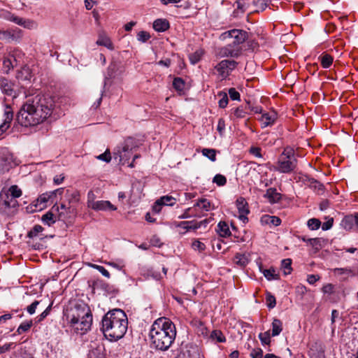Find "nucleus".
<instances>
[{"label": "nucleus", "mask_w": 358, "mask_h": 358, "mask_svg": "<svg viewBox=\"0 0 358 358\" xmlns=\"http://www.w3.org/2000/svg\"><path fill=\"white\" fill-rule=\"evenodd\" d=\"M253 3L258 8V10H257V11H259V10H264L267 6L266 0H253Z\"/></svg>", "instance_id": "57"}, {"label": "nucleus", "mask_w": 358, "mask_h": 358, "mask_svg": "<svg viewBox=\"0 0 358 358\" xmlns=\"http://www.w3.org/2000/svg\"><path fill=\"white\" fill-rule=\"evenodd\" d=\"M355 223L356 224V215L355 216L352 215H347L341 221V225L347 230L351 229Z\"/></svg>", "instance_id": "24"}, {"label": "nucleus", "mask_w": 358, "mask_h": 358, "mask_svg": "<svg viewBox=\"0 0 358 358\" xmlns=\"http://www.w3.org/2000/svg\"><path fill=\"white\" fill-rule=\"evenodd\" d=\"M222 37L223 38H233L234 41L231 43L236 45V46H240L248 38V34L244 30L234 29L223 33Z\"/></svg>", "instance_id": "8"}, {"label": "nucleus", "mask_w": 358, "mask_h": 358, "mask_svg": "<svg viewBox=\"0 0 358 358\" xmlns=\"http://www.w3.org/2000/svg\"><path fill=\"white\" fill-rule=\"evenodd\" d=\"M280 157L285 158H296L294 155V150L291 147H286Z\"/></svg>", "instance_id": "46"}, {"label": "nucleus", "mask_w": 358, "mask_h": 358, "mask_svg": "<svg viewBox=\"0 0 358 358\" xmlns=\"http://www.w3.org/2000/svg\"><path fill=\"white\" fill-rule=\"evenodd\" d=\"M0 89L3 94L8 96H12L13 98L17 96L16 91L14 89V84L5 78L0 79Z\"/></svg>", "instance_id": "15"}, {"label": "nucleus", "mask_w": 358, "mask_h": 358, "mask_svg": "<svg viewBox=\"0 0 358 358\" xmlns=\"http://www.w3.org/2000/svg\"><path fill=\"white\" fill-rule=\"evenodd\" d=\"M271 203H278L281 199V194L278 193L275 188H268L264 195Z\"/></svg>", "instance_id": "20"}, {"label": "nucleus", "mask_w": 358, "mask_h": 358, "mask_svg": "<svg viewBox=\"0 0 358 358\" xmlns=\"http://www.w3.org/2000/svg\"><path fill=\"white\" fill-rule=\"evenodd\" d=\"M53 212L54 211L51 210L42 216L41 220L44 224L48 226H51L52 224L55 223L56 219L54 216Z\"/></svg>", "instance_id": "30"}, {"label": "nucleus", "mask_w": 358, "mask_h": 358, "mask_svg": "<svg viewBox=\"0 0 358 358\" xmlns=\"http://www.w3.org/2000/svg\"><path fill=\"white\" fill-rule=\"evenodd\" d=\"M101 330L110 341L122 338L127 331L128 319L126 313L120 309L108 311L103 317Z\"/></svg>", "instance_id": "4"}, {"label": "nucleus", "mask_w": 358, "mask_h": 358, "mask_svg": "<svg viewBox=\"0 0 358 358\" xmlns=\"http://www.w3.org/2000/svg\"><path fill=\"white\" fill-rule=\"evenodd\" d=\"M169 22L166 19H157L153 22V28L158 32H163L169 28Z\"/></svg>", "instance_id": "21"}, {"label": "nucleus", "mask_w": 358, "mask_h": 358, "mask_svg": "<svg viewBox=\"0 0 358 358\" xmlns=\"http://www.w3.org/2000/svg\"><path fill=\"white\" fill-rule=\"evenodd\" d=\"M96 159L103 161L107 163L110 162L111 160L110 152L108 150H106L104 153L101 154V155L96 156Z\"/></svg>", "instance_id": "53"}, {"label": "nucleus", "mask_w": 358, "mask_h": 358, "mask_svg": "<svg viewBox=\"0 0 358 358\" xmlns=\"http://www.w3.org/2000/svg\"><path fill=\"white\" fill-rule=\"evenodd\" d=\"M59 209H61V212L59 213V216L60 217H65L66 214L70 213V207H67L65 204L62 203L60 206H57L56 203L52 207V210L55 212H59Z\"/></svg>", "instance_id": "32"}, {"label": "nucleus", "mask_w": 358, "mask_h": 358, "mask_svg": "<svg viewBox=\"0 0 358 358\" xmlns=\"http://www.w3.org/2000/svg\"><path fill=\"white\" fill-rule=\"evenodd\" d=\"M321 222L317 218H311L308 221V227L311 230H316L320 228Z\"/></svg>", "instance_id": "45"}, {"label": "nucleus", "mask_w": 358, "mask_h": 358, "mask_svg": "<svg viewBox=\"0 0 358 358\" xmlns=\"http://www.w3.org/2000/svg\"><path fill=\"white\" fill-rule=\"evenodd\" d=\"M282 267L284 268L285 275L289 274L292 271V260L290 259H285L282 260Z\"/></svg>", "instance_id": "44"}, {"label": "nucleus", "mask_w": 358, "mask_h": 358, "mask_svg": "<svg viewBox=\"0 0 358 358\" xmlns=\"http://www.w3.org/2000/svg\"><path fill=\"white\" fill-rule=\"evenodd\" d=\"M203 52L201 50H196L194 53L190 54L189 56L190 62L192 64H196L197 62H199L201 60V59L203 56Z\"/></svg>", "instance_id": "37"}, {"label": "nucleus", "mask_w": 358, "mask_h": 358, "mask_svg": "<svg viewBox=\"0 0 358 358\" xmlns=\"http://www.w3.org/2000/svg\"><path fill=\"white\" fill-rule=\"evenodd\" d=\"M17 59L13 55H9L3 62V69L6 72H8L11 69L17 65Z\"/></svg>", "instance_id": "22"}, {"label": "nucleus", "mask_w": 358, "mask_h": 358, "mask_svg": "<svg viewBox=\"0 0 358 358\" xmlns=\"http://www.w3.org/2000/svg\"><path fill=\"white\" fill-rule=\"evenodd\" d=\"M334 273L338 274H352V271L348 268H336L334 269Z\"/></svg>", "instance_id": "61"}, {"label": "nucleus", "mask_w": 358, "mask_h": 358, "mask_svg": "<svg viewBox=\"0 0 358 358\" xmlns=\"http://www.w3.org/2000/svg\"><path fill=\"white\" fill-rule=\"evenodd\" d=\"M52 303H51L41 314L34 318V321L35 323H39L43 321L49 314L52 309Z\"/></svg>", "instance_id": "40"}, {"label": "nucleus", "mask_w": 358, "mask_h": 358, "mask_svg": "<svg viewBox=\"0 0 358 358\" xmlns=\"http://www.w3.org/2000/svg\"><path fill=\"white\" fill-rule=\"evenodd\" d=\"M266 301L268 308H273L276 305L275 298L271 293L266 294Z\"/></svg>", "instance_id": "48"}, {"label": "nucleus", "mask_w": 358, "mask_h": 358, "mask_svg": "<svg viewBox=\"0 0 358 358\" xmlns=\"http://www.w3.org/2000/svg\"><path fill=\"white\" fill-rule=\"evenodd\" d=\"M7 192L10 196L13 197L14 199L20 197L22 195V190L15 185L10 186Z\"/></svg>", "instance_id": "36"}, {"label": "nucleus", "mask_w": 358, "mask_h": 358, "mask_svg": "<svg viewBox=\"0 0 358 358\" xmlns=\"http://www.w3.org/2000/svg\"><path fill=\"white\" fill-rule=\"evenodd\" d=\"M193 208H188L185 209L182 214L178 216L180 220L187 219L192 217H196V214L192 213Z\"/></svg>", "instance_id": "51"}, {"label": "nucleus", "mask_w": 358, "mask_h": 358, "mask_svg": "<svg viewBox=\"0 0 358 358\" xmlns=\"http://www.w3.org/2000/svg\"><path fill=\"white\" fill-rule=\"evenodd\" d=\"M213 181L218 186H223L227 183V178L223 175L217 174L214 176Z\"/></svg>", "instance_id": "49"}, {"label": "nucleus", "mask_w": 358, "mask_h": 358, "mask_svg": "<svg viewBox=\"0 0 358 358\" xmlns=\"http://www.w3.org/2000/svg\"><path fill=\"white\" fill-rule=\"evenodd\" d=\"M107 264H108V265H109L117 270H120V271H122L123 269V268L125 266L124 263L122 260H120L117 262H110Z\"/></svg>", "instance_id": "56"}, {"label": "nucleus", "mask_w": 358, "mask_h": 358, "mask_svg": "<svg viewBox=\"0 0 358 358\" xmlns=\"http://www.w3.org/2000/svg\"><path fill=\"white\" fill-rule=\"evenodd\" d=\"M1 16L8 21L13 22L28 29H34L37 27V23L35 21L20 17L9 11H1Z\"/></svg>", "instance_id": "6"}, {"label": "nucleus", "mask_w": 358, "mask_h": 358, "mask_svg": "<svg viewBox=\"0 0 358 358\" xmlns=\"http://www.w3.org/2000/svg\"><path fill=\"white\" fill-rule=\"evenodd\" d=\"M185 85L184 81L180 78H176L173 81V87L178 91L182 90Z\"/></svg>", "instance_id": "52"}, {"label": "nucleus", "mask_w": 358, "mask_h": 358, "mask_svg": "<svg viewBox=\"0 0 358 358\" xmlns=\"http://www.w3.org/2000/svg\"><path fill=\"white\" fill-rule=\"evenodd\" d=\"M319 59L321 62V65L324 69H328L330 67V66L332 64L334 58L332 56H331L329 54L324 53L322 54L320 57Z\"/></svg>", "instance_id": "27"}, {"label": "nucleus", "mask_w": 358, "mask_h": 358, "mask_svg": "<svg viewBox=\"0 0 358 358\" xmlns=\"http://www.w3.org/2000/svg\"><path fill=\"white\" fill-rule=\"evenodd\" d=\"M63 320L71 331L83 335L91 329L92 315L87 304L77 301L64 310Z\"/></svg>", "instance_id": "2"}, {"label": "nucleus", "mask_w": 358, "mask_h": 358, "mask_svg": "<svg viewBox=\"0 0 358 358\" xmlns=\"http://www.w3.org/2000/svg\"><path fill=\"white\" fill-rule=\"evenodd\" d=\"M176 227H180L183 229H185L186 231L189 230H196V221L192 220V221H182L180 222H177L176 224Z\"/></svg>", "instance_id": "25"}, {"label": "nucleus", "mask_w": 358, "mask_h": 358, "mask_svg": "<svg viewBox=\"0 0 358 358\" xmlns=\"http://www.w3.org/2000/svg\"><path fill=\"white\" fill-rule=\"evenodd\" d=\"M250 355L252 358H263V350L259 348H254Z\"/></svg>", "instance_id": "55"}, {"label": "nucleus", "mask_w": 358, "mask_h": 358, "mask_svg": "<svg viewBox=\"0 0 358 358\" xmlns=\"http://www.w3.org/2000/svg\"><path fill=\"white\" fill-rule=\"evenodd\" d=\"M192 248L194 250H198L199 252H203L206 250V245L203 243L199 241V240H194L192 243Z\"/></svg>", "instance_id": "50"}, {"label": "nucleus", "mask_w": 358, "mask_h": 358, "mask_svg": "<svg viewBox=\"0 0 358 358\" xmlns=\"http://www.w3.org/2000/svg\"><path fill=\"white\" fill-rule=\"evenodd\" d=\"M50 201V196L48 193L41 194L36 201L33 202V206L36 208L34 210H41L47 206L48 202Z\"/></svg>", "instance_id": "18"}, {"label": "nucleus", "mask_w": 358, "mask_h": 358, "mask_svg": "<svg viewBox=\"0 0 358 358\" xmlns=\"http://www.w3.org/2000/svg\"><path fill=\"white\" fill-rule=\"evenodd\" d=\"M33 324L32 320L24 321L20 324L17 329L18 334L27 331Z\"/></svg>", "instance_id": "39"}, {"label": "nucleus", "mask_w": 358, "mask_h": 358, "mask_svg": "<svg viewBox=\"0 0 358 358\" xmlns=\"http://www.w3.org/2000/svg\"><path fill=\"white\" fill-rule=\"evenodd\" d=\"M271 220H270V226L277 227L279 226L281 223V220L277 217L273 215H270Z\"/></svg>", "instance_id": "64"}, {"label": "nucleus", "mask_w": 358, "mask_h": 358, "mask_svg": "<svg viewBox=\"0 0 358 358\" xmlns=\"http://www.w3.org/2000/svg\"><path fill=\"white\" fill-rule=\"evenodd\" d=\"M43 231V227L39 224L34 226L31 230L28 232V237L33 238L38 236V235Z\"/></svg>", "instance_id": "38"}, {"label": "nucleus", "mask_w": 358, "mask_h": 358, "mask_svg": "<svg viewBox=\"0 0 358 358\" xmlns=\"http://www.w3.org/2000/svg\"><path fill=\"white\" fill-rule=\"evenodd\" d=\"M217 130L220 135L223 134L225 130V121L223 118H220L217 122Z\"/></svg>", "instance_id": "59"}, {"label": "nucleus", "mask_w": 358, "mask_h": 358, "mask_svg": "<svg viewBox=\"0 0 358 358\" xmlns=\"http://www.w3.org/2000/svg\"><path fill=\"white\" fill-rule=\"evenodd\" d=\"M57 96L37 95L29 99L17 115V120L24 127H33L43 122L56 112L59 106Z\"/></svg>", "instance_id": "1"}, {"label": "nucleus", "mask_w": 358, "mask_h": 358, "mask_svg": "<svg viewBox=\"0 0 358 358\" xmlns=\"http://www.w3.org/2000/svg\"><path fill=\"white\" fill-rule=\"evenodd\" d=\"M180 358H201L199 350L196 345L186 347Z\"/></svg>", "instance_id": "19"}, {"label": "nucleus", "mask_w": 358, "mask_h": 358, "mask_svg": "<svg viewBox=\"0 0 358 358\" xmlns=\"http://www.w3.org/2000/svg\"><path fill=\"white\" fill-rule=\"evenodd\" d=\"M228 97L226 93L224 94L223 96L220 99L218 103L219 106L222 108H224L227 107L228 104Z\"/></svg>", "instance_id": "62"}, {"label": "nucleus", "mask_w": 358, "mask_h": 358, "mask_svg": "<svg viewBox=\"0 0 358 358\" xmlns=\"http://www.w3.org/2000/svg\"><path fill=\"white\" fill-rule=\"evenodd\" d=\"M22 38V31L18 28L0 31V39L7 42H19Z\"/></svg>", "instance_id": "11"}, {"label": "nucleus", "mask_w": 358, "mask_h": 358, "mask_svg": "<svg viewBox=\"0 0 358 358\" xmlns=\"http://www.w3.org/2000/svg\"><path fill=\"white\" fill-rule=\"evenodd\" d=\"M334 286L332 284H327L323 286L322 287V292L324 294H331L334 292Z\"/></svg>", "instance_id": "63"}, {"label": "nucleus", "mask_w": 358, "mask_h": 358, "mask_svg": "<svg viewBox=\"0 0 358 358\" xmlns=\"http://www.w3.org/2000/svg\"><path fill=\"white\" fill-rule=\"evenodd\" d=\"M96 196L92 191H90L87 194V206L91 208V205L92 203H96L95 201Z\"/></svg>", "instance_id": "60"}, {"label": "nucleus", "mask_w": 358, "mask_h": 358, "mask_svg": "<svg viewBox=\"0 0 358 358\" xmlns=\"http://www.w3.org/2000/svg\"><path fill=\"white\" fill-rule=\"evenodd\" d=\"M91 208L99 210H116L117 208L113 205L109 201H96V203H92Z\"/></svg>", "instance_id": "16"}, {"label": "nucleus", "mask_w": 358, "mask_h": 358, "mask_svg": "<svg viewBox=\"0 0 358 358\" xmlns=\"http://www.w3.org/2000/svg\"><path fill=\"white\" fill-rule=\"evenodd\" d=\"M248 112L243 106H239L231 110V117L234 119L244 118Z\"/></svg>", "instance_id": "26"}, {"label": "nucleus", "mask_w": 358, "mask_h": 358, "mask_svg": "<svg viewBox=\"0 0 358 358\" xmlns=\"http://www.w3.org/2000/svg\"><path fill=\"white\" fill-rule=\"evenodd\" d=\"M120 145L122 149H126V151L127 150H133V149L137 147V143L134 138L129 137Z\"/></svg>", "instance_id": "33"}, {"label": "nucleus", "mask_w": 358, "mask_h": 358, "mask_svg": "<svg viewBox=\"0 0 358 358\" xmlns=\"http://www.w3.org/2000/svg\"><path fill=\"white\" fill-rule=\"evenodd\" d=\"M41 301L35 300L29 306L26 308L27 312L29 315H33L36 313L37 307L41 304Z\"/></svg>", "instance_id": "47"}, {"label": "nucleus", "mask_w": 358, "mask_h": 358, "mask_svg": "<svg viewBox=\"0 0 358 358\" xmlns=\"http://www.w3.org/2000/svg\"><path fill=\"white\" fill-rule=\"evenodd\" d=\"M18 206V202L13 197L10 196L8 192H0V212L7 213L10 208H15Z\"/></svg>", "instance_id": "9"}, {"label": "nucleus", "mask_w": 358, "mask_h": 358, "mask_svg": "<svg viewBox=\"0 0 358 358\" xmlns=\"http://www.w3.org/2000/svg\"><path fill=\"white\" fill-rule=\"evenodd\" d=\"M210 338L218 343H224L226 338L223 333L220 330H214L210 334Z\"/></svg>", "instance_id": "35"}, {"label": "nucleus", "mask_w": 358, "mask_h": 358, "mask_svg": "<svg viewBox=\"0 0 358 358\" xmlns=\"http://www.w3.org/2000/svg\"><path fill=\"white\" fill-rule=\"evenodd\" d=\"M217 232L221 237H228L231 235V231L227 223L222 221L218 223Z\"/></svg>", "instance_id": "23"}, {"label": "nucleus", "mask_w": 358, "mask_h": 358, "mask_svg": "<svg viewBox=\"0 0 358 358\" xmlns=\"http://www.w3.org/2000/svg\"><path fill=\"white\" fill-rule=\"evenodd\" d=\"M238 63L234 60L224 59L219 62L215 66V70L222 80L226 79L231 72L236 68Z\"/></svg>", "instance_id": "7"}, {"label": "nucleus", "mask_w": 358, "mask_h": 358, "mask_svg": "<svg viewBox=\"0 0 358 358\" xmlns=\"http://www.w3.org/2000/svg\"><path fill=\"white\" fill-rule=\"evenodd\" d=\"M263 273L265 278L268 280H276L278 278V275L275 273V271L273 268H271L269 269H265L263 271Z\"/></svg>", "instance_id": "41"}, {"label": "nucleus", "mask_w": 358, "mask_h": 358, "mask_svg": "<svg viewBox=\"0 0 358 358\" xmlns=\"http://www.w3.org/2000/svg\"><path fill=\"white\" fill-rule=\"evenodd\" d=\"M234 263L241 266H245L248 262V257L245 254L237 253L234 257Z\"/></svg>", "instance_id": "28"}, {"label": "nucleus", "mask_w": 358, "mask_h": 358, "mask_svg": "<svg viewBox=\"0 0 358 358\" xmlns=\"http://www.w3.org/2000/svg\"><path fill=\"white\" fill-rule=\"evenodd\" d=\"M150 38V34L145 31H141L137 34V39L143 43L146 42Z\"/></svg>", "instance_id": "54"}, {"label": "nucleus", "mask_w": 358, "mask_h": 358, "mask_svg": "<svg viewBox=\"0 0 358 358\" xmlns=\"http://www.w3.org/2000/svg\"><path fill=\"white\" fill-rule=\"evenodd\" d=\"M132 155V150L122 149L121 145H118L114 151L115 159H118L119 163L124 165L129 164V160Z\"/></svg>", "instance_id": "14"}, {"label": "nucleus", "mask_w": 358, "mask_h": 358, "mask_svg": "<svg viewBox=\"0 0 358 358\" xmlns=\"http://www.w3.org/2000/svg\"><path fill=\"white\" fill-rule=\"evenodd\" d=\"M176 199L173 197L172 196H163L155 201L152 207V210L155 213H159L162 210V206H172L176 203Z\"/></svg>", "instance_id": "13"}, {"label": "nucleus", "mask_w": 358, "mask_h": 358, "mask_svg": "<svg viewBox=\"0 0 358 358\" xmlns=\"http://www.w3.org/2000/svg\"><path fill=\"white\" fill-rule=\"evenodd\" d=\"M194 207H199L205 211H209L211 209V203L206 199H201L194 205Z\"/></svg>", "instance_id": "31"}, {"label": "nucleus", "mask_w": 358, "mask_h": 358, "mask_svg": "<svg viewBox=\"0 0 358 358\" xmlns=\"http://www.w3.org/2000/svg\"><path fill=\"white\" fill-rule=\"evenodd\" d=\"M296 158H285L279 157L273 170L281 173H290L295 171L297 167Z\"/></svg>", "instance_id": "5"}, {"label": "nucleus", "mask_w": 358, "mask_h": 358, "mask_svg": "<svg viewBox=\"0 0 358 358\" xmlns=\"http://www.w3.org/2000/svg\"><path fill=\"white\" fill-rule=\"evenodd\" d=\"M229 95L231 99L232 100H239L240 99V94L236 90L235 88H230L229 90Z\"/></svg>", "instance_id": "58"}, {"label": "nucleus", "mask_w": 358, "mask_h": 358, "mask_svg": "<svg viewBox=\"0 0 358 358\" xmlns=\"http://www.w3.org/2000/svg\"><path fill=\"white\" fill-rule=\"evenodd\" d=\"M201 153L203 156L208 158L210 161H216V150L212 148H203L201 150Z\"/></svg>", "instance_id": "34"}, {"label": "nucleus", "mask_w": 358, "mask_h": 358, "mask_svg": "<svg viewBox=\"0 0 358 358\" xmlns=\"http://www.w3.org/2000/svg\"><path fill=\"white\" fill-rule=\"evenodd\" d=\"M176 336V329L169 318L159 317L151 326L149 338L152 348L157 350L166 351L173 343Z\"/></svg>", "instance_id": "3"}, {"label": "nucleus", "mask_w": 358, "mask_h": 358, "mask_svg": "<svg viewBox=\"0 0 358 358\" xmlns=\"http://www.w3.org/2000/svg\"><path fill=\"white\" fill-rule=\"evenodd\" d=\"M262 345H269L271 343V334L268 331L260 333L258 336Z\"/></svg>", "instance_id": "42"}, {"label": "nucleus", "mask_w": 358, "mask_h": 358, "mask_svg": "<svg viewBox=\"0 0 358 358\" xmlns=\"http://www.w3.org/2000/svg\"><path fill=\"white\" fill-rule=\"evenodd\" d=\"M236 206L238 212V218L243 222H247V215L250 213V210L246 200L243 197H239L236 201Z\"/></svg>", "instance_id": "12"}, {"label": "nucleus", "mask_w": 358, "mask_h": 358, "mask_svg": "<svg viewBox=\"0 0 358 358\" xmlns=\"http://www.w3.org/2000/svg\"><path fill=\"white\" fill-rule=\"evenodd\" d=\"M277 113L273 110L263 113L259 120L262 122V127H266L273 124L277 120Z\"/></svg>", "instance_id": "17"}, {"label": "nucleus", "mask_w": 358, "mask_h": 358, "mask_svg": "<svg viewBox=\"0 0 358 358\" xmlns=\"http://www.w3.org/2000/svg\"><path fill=\"white\" fill-rule=\"evenodd\" d=\"M241 48L236 46L233 43L228 44L219 50L218 55L220 57L237 58L241 53Z\"/></svg>", "instance_id": "10"}, {"label": "nucleus", "mask_w": 358, "mask_h": 358, "mask_svg": "<svg viewBox=\"0 0 358 358\" xmlns=\"http://www.w3.org/2000/svg\"><path fill=\"white\" fill-rule=\"evenodd\" d=\"M96 44H98L99 45L105 46L109 49L113 48V44L110 40L107 37H99L96 41Z\"/></svg>", "instance_id": "43"}, {"label": "nucleus", "mask_w": 358, "mask_h": 358, "mask_svg": "<svg viewBox=\"0 0 358 358\" xmlns=\"http://www.w3.org/2000/svg\"><path fill=\"white\" fill-rule=\"evenodd\" d=\"M282 330V322L278 319H273L272 322V336H278Z\"/></svg>", "instance_id": "29"}]
</instances>
